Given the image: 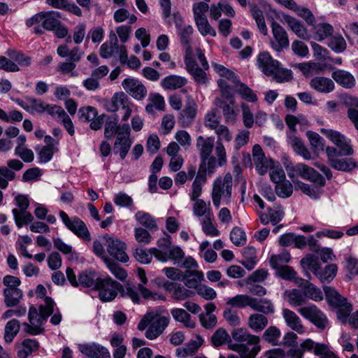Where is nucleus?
I'll return each mask as SVG.
<instances>
[{
    "instance_id": "obj_47",
    "label": "nucleus",
    "mask_w": 358,
    "mask_h": 358,
    "mask_svg": "<svg viewBox=\"0 0 358 358\" xmlns=\"http://www.w3.org/2000/svg\"><path fill=\"white\" fill-rule=\"evenodd\" d=\"M135 219L138 222L148 229H158L155 219L149 213L144 211H138L135 214Z\"/></svg>"
},
{
    "instance_id": "obj_7",
    "label": "nucleus",
    "mask_w": 358,
    "mask_h": 358,
    "mask_svg": "<svg viewBox=\"0 0 358 358\" xmlns=\"http://www.w3.org/2000/svg\"><path fill=\"white\" fill-rule=\"evenodd\" d=\"M119 54L122 64H125L127 59V52L125 45H119L116 34L113 31L109 34V40L103 43L99 49L100 56L103 59L111 57L114 53Z\"/></svg>"
},
{
    "instance_id": "obj_40",
    "label": "nucleus",
    "mask_w": 358,
    "mask_h": 358,
    "mask_svg": "<svg viewBox=\"0 0 358 358\" xmlns=\"http://www.w3.org/2000/svg\"><path fill=\"white\" fill-rule=\"evenodd\" d=\"M333 79L345 88H351L355 84V78L348 71L337 70L332 73Z\"/></svg>"
},
{
    "instance_id": "obj_35",
    "label": "nucleus",
    "mask_w": 358,
    "mask_h": 358,
    "mask_svg": "<svg viewBox=\"0 0 358 358\" xmlns=\"http://www.w3.org/2000/svg\"><path fill=\"white\" fill-rule=\"evenodd\" d=\"M167 289L171 294V296L178 301H182L194 295V292L186 289L180 284L171 283Z\"/></svg>"
},
{
    "instance_id": "obj_39",
    "label": "nucleus",
    "mask_w": 358,
    "mask_h": 358,
    "mask_svg": "<svg viewBox=\"0 0 358 358\" xmlns=\"http://www.w3.org/2000/svg\"><path fill=\"white\" fill-rule=\"evenodd\" d=\"M301 283V285L300 286L303 287V292L305 299L308 298L315 301H320L323 299V294L322 291L313 283H310L307 280H304L303 282Z\"/></svg>"
},
{
    "instance_id": "obj_58",
    "label": "nucleus",
    "mask_w": 358,
    "mask_h": 358,
    "mask_svg": "<svg viewBox=\"0 0 358 358\" xmlns=\"http://www.w3.org/2000/svg\"><path fill=\"white\" fill-rule=\"evenodd\" d=\"M121 126L122 125L117 124V120L116 117L113 120H107L105 124L104 129L105 138L110 139L112 138L115 134L116 136H118Z\"/></svg>"
},
{
    "instance_id": "obj_62",
    "label": "nucleus",
    "mask_w": 358,
    "mask_h": 358,
    "mask_svg": "<svg viewBox=\"0 0 358 358\" xmlns=\"http://www.w3.org/2000/svg\"><path fill=\"white\" fill-rule=\"evenodd\" d=\"M274 71L271 76H273V79L278 83H287L292 79V73L290 70L280 68L278 66Z\"/></svg>"
},
{
    "instance_id": "obj_53",
    "label": "nucleus",
    "mask_w": 358,
    "mask_h": 358,
    "mask_svg": "<svg viewBox=\"0 0 358 358\" xmlns=\"http://www.w3.org/2000/svg\"><path fill=\"white\" fill-rule=\"evenodd\" d=\"M7 55L12 59L16 61L18 65L27 67L31 64V58L29 56L18 52L15 50L9 49L7 50Z\"/></svg>"
},
{
    "instance_id": "obj_19",
    "label": "nucleus",
    "mask_w": 358,
    "mask_h": 358,
    "mask_svg": "<svg viewBox=\"0 0 358 358\" xmlns=\"http://www.w3.org/2000/svg\"><path fill=\"white\" fill-rule=\"evenodd\" d=\"M78 349L81 353L90 358H110L107 349L96 343L80 344Z\"/></svg>"
},
{
    "instance_id": "obj_26",
    "label": "nucleus",
    "mask_w": 358,
    "mask_h": 358,
    "mask_svg": "<svg viewBox=\"0 0 358 358\" xmlns=\"http://www.w3.org/2000/svg\"><path fill=\"white\" fill-rule=\"evenodd\" d=\"M310 86L319 92L327 94L334 90L335 85L329 78L317 76L310 80Z\"/></svg>"
},
{
    "instance_id": "obj_64",
    "label": "nucleus",
    "mask_w": 358,
    "mask_h": 358,
    "mask_svg": "<svg viewBox=\"0 0 358 358\" xmlns=\"http://www.w3.org/2000/svg\"><path fill=\"white\" fill-rule=\"evenodd\" d=\"M97 115V110L92 106H84L78 110L79 119L81 121L90 122L94 119Z\"/></svg>"
},
{
    "instance_id": "obj_5",
    "label": "nucleus",
    "mask_w": 358,
    "mask_h": 358,
    "mask_svg": "<svg viewBox=\"0 0 358 358\" xmlns=\"http://www.w3.org/2000/svg\"><path fill=\"white\" fill-rule=\"evenodd\" d=\"M286 170L289 178L294 179L298 176L301 177L305 180H308L315 184L324 186L325 185V180L324 178L317 172L313 168L302 163H299L296 165L286 166Z\"/></svg>"
},
{
    "instance_id": "obj_14",
    "label": "nucleus",
    "mask_w": 358,
    "mask_h": 358,
    "mask_svg": "<svg viewBox=\"0 0 358 358\" xmlns=\"http://www.w3.org/2000/svg\"><path fill=\"white\" fill-rule=\"evenodd\" d=\"M104 239L107 252L110 256L122 262H127L129 260V257L125 252L127 246L124 242L108 235H105Z\"/></svg>"
},
{
    "instance_id": "obj_18",
    "label": "nucleus",
    "mask_w": 358,
    "mask_h": 358,
    "mask_svg": "<svg viewBox=\"0 0 358 358\" xmlns=\"http://www.w3.org/2000/svg\"><path fill=\"white\" fill-rule=\"evenodd\" d=\"M196 147L199 152L201 164L200 166L202 168V164H206V159L211 155L214 148V138L199 136L196 138Z\"/></svg>"
},
{
    "instance_id": "obj_6",
    "label": "nucleus",
    "mask_w": 358,
    "mask_h": 358,
    "mask_svg": "<svg viewBox=\"0 0 358 358\" xmlns=\"http://www.w3.org/2000/svg\"><path fill=\"white\" fill-rule=\"evenodd\" d=\"M122 285L107 276L96 278L95 289L99 291V297L101 301L106 302L113 301L121 289Z\"/></svg>"
},
{
    "instance_id": "obj_29",
    "label": "nucleus",
    "mask_w": 358,
    "mask_h": 358,
    "mask_svg": "<svg viewBox=\"0 0 358 358\" xmlns=\"http://www.w3.org/2000/svg\"><path fill=\"white\" fill-rule=\"evenodd\" d=\"M127 95L123 92H116L110 99L104 101V107L108 112L115 113L127 103Z\"/></svg>"
},
{
    "instance_id": "obj_4",
    "label": "nucleus",
    "mask_w": 358,
    "mask_h": 358,
    "mask_svg": "<svg viewBox=\"0 0 358 358\" xmlns=\"http://www.w3.org/2000/svg\"><path fill=\"white\" fill-rule=\"evenodd\" d=\"M232 176L227 173L223 178H217L213 183L212 190V200L214 206L218 208L221 200L229 201L231 196Z\"/></svg>"
},
{
    "instance_id": "obj_52",
    "label": "nucleus",
    "mask_w": 358,
    "mask_h": 358,
    "mask_svg": "<svg viewBox=\"0 0 358 358\" xmlns=\"http://www.w3.org/2000/svg\"><path fill=\"white\" fill-rule=\"evenodd\" d=\"M244 260L242 261L243 265L248 270H251L256 264V250L253 247H247L243 252Z\"/></svg>"
},
{
    "instance_id": "obj_3",
    "label": "nucleus",
    "mask_w": 358,
    "mask_h": 358,
    "mask_svg": "<svg viewBox=\"0 0 358 358\" xmlns=\"http://www.w3.org/2000/svg\"><path fill=\"white\" fill-rule=\"evenodd\" d=\"M169 323V317L160 316L156 312H150L141 320L138 324V329L143 331L150 324L145 332V336L147 338L152 340L163 333Z\"/></svg>"
},
{
    "instance_id": "obj_33",
    "label": "nucleus",
    "mask_w": 358,
    "mask_h": 358,
    "mask_svg": "<svg viewBox=\"0 0 358 358\" xmlns=\"http://www.w3.org/2000/svg\"><path fill=\"white\" fill-rule=\"evenodd\" d=\"M288 143L294 149V152L301 155L304 159H311V154L308 149L304 145L302 141L294 134L288 136Z\"/></svg>"
},
{
    "instance_id": "obj_15",
    "label": "nucleus",
    "mask_w": 358,
    "mask_h": 358,
    "mask_svg": "<svg viewBox=\"0 0 358 358\" xmlns=\"http://www.w3.org/2000/svg\"><path fill=\"white\" fill-rule=\"evenodd\" d=\"M122 85L123 89L136 100H143L147 96L148 91L145 86L137 79L125 78Z\"/></svg>"
},
{
    "instance_id": "obj_16",
    "label": "nucleus",
    "mask_w": 358,
    "mask_h": 358,
    "mask_svg": "<svg viewBox=\"0 0 358 358\" xmlns=\"http://www.w3.org/2000/svg\"><path fill=\"white\" fill-rule=\"evenodd\" d=\"M271 29L274 37V41L271 42L272 48L277 52L288 48L289 41L285 29L275 21H272Z\"/></svg>"
},
{
    "instance_id": "obj_50",
    "label": "nucleus",
    "mask_w": 358,
    "mask_h": 358,
    "mask_svg": "<svg viewBox=\"0 0 358 358\" xmlns=\"http://www.w3.org/2000/svg\"><path fill=\"white\" fill-rule=\"evenodd\" d=\"M12 213L14 216L15 224L18 228H21L23 224H27L34 220L32 215L27 210L13 209Z\"/></svg>"
},
{
    "instance_id": "obj_36",
    "label": "nucleus",
    "mask_w": 358,
    "mask_h": 358,
    "mask_svg": "<svg viewBox=\"0 0 358 358\" xmlns=\"http://www.w3.org/2000/svg\"><path fill=\"white\" fill-rule=\"evenodd\" d=\"M268 322V318L264 315L253 313L249 316L247 324L255 332H259L267 326Z\"/></svg>"
},
{
    "instance_id": "obj_55",
    "label": "nucleus",
    "mask_w": 358,
    "mask_h": 358,
    "mask_svg": "<svg viewBox=\"0 0 358 358\" xmlns=\"http://www.w3.org/2000/svg\"><path fill=\"white\" fill-rule=\"evenodd\" d=\"M195 24L196 25L198 31H199L201 36H206L208 35H210L213 37L216 36V31L209 24L207 17L196 20Z\"/></svg>"
},
{
    "instance_id": "obj_17",
    "label": "nucleus",
    "mask_w": 358,
    "mask_h": 358,
    "mask_svg": "<svg viewBox=\"0 0 358 358\" xmlns=\"http://www.w3.org/2000/svg\"><path fill=\"white\" fill-rule=\"evenodd\" d=\"M235 99L234 96L224 98H216L215 105L222 108V113L227 122H234L237 113L235 110Z\"/></svg>"
},
{
    "instance_id": "obj_21",
    "label": "nucleus",
    "mask_w": 358,
    "mask_h": 358,
    "mask_svg": "<svg viewBox=\"0 0 358 358\" xmlns=\"http://www.w3.org/2000/svg\"><path fill=\"white\" fill-rule=\"evenodd\" d=\"M257 65L265 75L270 76L280 64L278 61L273 59L268 52H263L258 55Z\"/></svg>"
},
{
    "instance_id": "obj_2",
    "label": "nucleus",
    "mask_w": 358,
    "mask_h": 358,
    "mask_svg": "<svg viewBox=\"0 0 358 358\" xmlns=\"http://www.w3.org/2000/svg\"><path fill=\"white\" fill-rule=\"evenodd\" d=\"M36 294L38 298L43 299V303L36 308L31 306L29 308L28 319L29 323L24 322V331L31 335H38L44 332L43 324L48 318L54 313L55 303L50 296H45L46 289L42 285H38L36 289Z\"/></svg>"
},
{
    "instance_id": "obj_23",
    "label": "nucleus",
    "mask_w": 358,
    "mask_h": 358,
    "mask_svg": "<svg viewBox=\"0 0 358 358\" xmlns=\"http://www.w3.org/2000/svg\"><path fill=\"white\" fill-rule=\"evenodd\" d=\"M231 334L232 338L238 342L237 343H245L247 345H256L260 341L259 336L250 334L245 328L234 329Z\"/></svg>"
},
{
    "instance_id": "obj_20",
    "label": "nucleus",
    "mask_w": 358,
    "mask_h": 358,
    "mask_svg": "<svg viewBox=\"0 0 358 358\" xmlns=\"http://www.w3.org/2000/svg\"><path fill=\"white\" fill-rule=\"evenodd\" d=\"M282 316L287 326L299 334L305 332V327L299 316L293 310L288 308L282 310Z\"/></svg>"
},
{
    "instance_id": "obj_27",
    "label": "nucleus",
    "mask_w": 358,
    "mask_h": 358,
    "mask_svg": "<svg viewBox=\"0 0 358 358\" xmlns=\"http://www.w3.org/2000/svg\"><path fill=\"white\" fill-rule=\"evenodd\" d=\"M196 111V103L192 99H189L185 108L180 113L178 121L182 126H188L195 118Z\"/></svg>"
},
{
    "instance_id": "obj_24",
    "label": "nucleus",
    "mask_w": 358,
    "mask_h": 358,
    "mask_svg": "<svg viewBox=\"0 0 358 358\" xmlns=\"http://www.w3.org/2000/svg\"><path fill=\"white\" fill-rule=\"evenodd\" d=\"M39 343L34 339L26 338L16 345L18 358H28L33 352L38 351Z\"/></svg>"
},
{
    "instance_id": "obj_54",
    "label": "nucleus",
    "mask_w": 358,
    "mask_h": 358,
    "mask_svg": "<svg viewBox=\"0 0 358 358\" xmlns=\"http://www.w3.org/2000/svg\"><path fill=\"white\" fill-rule=\"evenodd\" d=\"M234 87H236V90L237 92L241 95V96L246 99L248 101L250 102H255L257 100V95L254 93V92L246 85H245L243 83H241L238 80V83H236V85H234Z\"/></svg>"
},
{
    "instance_id": "obj_51",
    "label": "nucleus",
    "mask_w": 358,
    "mask_h": 358,
    "mask_svg": "<svg viewBox=\"0 0 358 358\" xmlns=\"http://www.w3.org/2000/svg\"><path fill=\"white\" fill-rule=\"evenodd\" d=\"M252 310L262 313L263 315L273 314L274 313V306L268 299H257L255 298V302H253Z\"/></svg>"
},
{
    "instance_id": "obj_41",
    "label": "nucleus",
    "mask_w": 358,
    "mask_h": 358,
    "mask_svg": "<svg viewBox=\"0 0 358 358\" xmlns=\"http://www.w3.org/2000/svg\"><path fill=\"white\" fill-rule=\"evenodd\" d=\"M283 296L292 306L301 307L306 303L303 292L297 289L285 290Z\"/></svg>"
},
{
    "instance_id": "obj_59",
    "label": "nucleus",
    "mask_w": 358,
    "mask_h": 358,
    "mask_svg": "<svg viewBox=\"0 0 358 358\" xmlns=\"http://www.w3.org/2000/svg\"><path fill=\"white\" fill-rule=\"evenodd\" d=\"M328 45L332 50L339 53L346 49L347 44L343 37L336 35L329 38Z\"/></svg>"
},
{
    "instance_id": "obj_56",
    "label": "nucleus",
    "mask_w": 358,
    "mask_h": 358,
    "mask_svg": "<svg viewBox=\"0 0 358 358\" xmlns=\"http://www.w3.org/2000/svg\"><path fill=\"white\" fill-rule=\"evenodd\" d=\"M280 331L276 327L271 326L263 334L262 338L273 345H276L279 343Z\"/></svg>"
},
{
    "instance_id": "obj_63",
    "label": "nucleus",
    "mask_w": 358,
    "mask_h": 358,
    "mask_svg": "<svg viewBox=\"0 0 358 358\" xmlns=\"http://www.w3.org/2000/svg\"><path fill=\"white\" fill-rule=\"evenodd\" d=\"M229 338V335L227 331L222 328H220L213 334L211 341L214 346L219 347L224 345Z\"/></svg>"
},
{
    "instance_id": "obj_13",
    "label": "nucleus",
    "mask_w": 358,
    "mask_h": 358,
    "mask_svg": "<svg viewBox=\"0 0 358 358\" xmlns=\"http://www.w3.org/2000/svg\"><path fill=\"white\" fill-rule=\"evenodd\" d=\"M130 131V127L128 124H122L114 143V152L119 154L122 159L125 158L132 144V141L129 138Z\"/></svg>"
},
{
    "instance_id": "obj_34",
    "label": "nucleus",
    "mask_w": 358,
    "mask_h": 358,
    "mask_svg": "<svg viewBox=\"0 0 358 358\" xmlns=\"http://www.w3.org/2000/svg\"><path fill=\"white\" fill-rule=\"evenodd\" d=\"M187 80L184 77L171 75L162 80L161 86L165 90H175L182 87L187 84Z\"/></svg>"
},
{
    "instance_id": "obj_11",
    "label": "nucleus",
    "mask_w": 358,
    "mask_h": 358,
    "mask_svg": "<svg viewBox=\"0 0 358 358\" xmlns=\"http://www.w3.org/2000/svg\"><path fill=\"white\" fill-rule=\"evenodd\" d=\"M297 312L320 329H324L329 324L325 315L315 305L301 306Z\"/></svg>"
},
{
    "instance_id": "obj_9",
    "label": "nucleus",
    "mask_w": 358,
    "mask_h": 358,
    "mask_svg": "<svg viewBox=\"0 0 358 358\" xmlns=\"http://www.w3.org/2000/svg\"><path fill=\"white\" fill-rule=\"evenodd\" d=\"M320 132L338 148L337 150L341 155H353L351 141L344 134L336 130L324 128L321 129Z\"/></svg>"
},
{
    "instance_id": "obj_22",
    "label": "nucleus",
    "mask_w": 358,
    "mask_h": 358,
    "mask_svg": "<svg viewBox=\"0 0 358 358\" xmlns=\"http://www.w3.org/2000/svg\"><path fill=\"white\" fill-rule=\"evenodd\" d=\"M228 348L236 352L239 355L240 358H255L261 349L259 344H256V345L250 348L245 343H234L231 342L229 343Z\"/></svg>"
},
{
    "instance_id": "obj_57",
    "label": "nucleus",
    "mask_w": 358,
    "mask_h": 358,
    "mask_svg": "<svg viewBox=\"0 0 358 358\" xmlns=\"http://www.w3.org/2000/svg\"><path fill=\"white\" fill-rule=\"evenodd\" d=\"M301 265L304 269L312 271L317 276L319 277L320 264L317 261V258L313 255H308L301 259Z\"/></svg>"
},
{
    "instance_id": "obj_44",
    "label": "nucleus",
    "mask_w": 358,
    "mask_h": 358,
    "mask_svg": "<svg viewBox=\"0 0 358 358\" xmlns=\"http://www.w3.org/2000/svg\"><path fill=\"white\" fill-rule=\"evenodd\" d=\"M253 302H255V298L247 294H239L230 299L227 303L238 308H244L249 306L252 309Z\"/></svg>"
},
{
    "instance_id": "obj_10",
    "label": "nucleus",
    "mask_w": 358,
    "mask_h": 358,
    "mask_svg": "<svg viewBox=\"0 0 358 358\" xmlns=\"http://www.w3.org/2000/svg\"><path fill=\"white\" fill-rule=\"evenodd\" d=\"M138 292H141L142 296L145 299L155 300L157 299V293L150 292L142 284L135 285L131 283H127L124 287L122 285L119 291L121 296L129 298L134 303L139 302L140 297Z\"/></svg>"
},
{
    "instance_id": "obj_12",
    "label": "nucleus",
    "mask_w": 358,
    "mask_h": 358,
    "mask_svg": "<svg viewBox=\"0 0 358 358\" xmlns=\"http://www.w3.org/2000/svg\"><path fill=\"white\" fill-rule=\"evenodd\" d=\"M59 216L66 227L78 237L87 241H90L91 237L90 231L85 224L80 218L77 217L70 218L68 215L62 210L59 212Z\"/></svg>"
},
{
    "instance_id": "obj_43",
    "label": "nucleus",
    "mask_w": 358,
    "mask_h": 358,
    "mask_svg": "<svg viewBox=\"0 0 358 358\" xmlns=\"http://www.w3.org/2000/svg\"><path fill=\"white\" fill-rule=\"evenodd\" d=\"M171 313L173 317L178 322L183 324L185 327L193 329L195 322L191 320L190 315L182 308H173Z\"/></svg>"
},
{
    "instance_id": "obj_48",
    "label": "nucleus",
    "mask_w": 358,
    "mask_h": 358,
    "mask_svg": "<svg viewBox=\"0 0 358 358\" xmlns=\"http://www.w3.org/2000/svg\"><path fill=\"white\" fill-rule=\"evenodd\" d=\"M25 104L26 106L22 105L24 108L28 111L36 112L37 113H45V108L48 105L44 101L33 97L27 98Z\"/></svg>"
},
{
    "instance_id": "obj_37",
    "label": "nucleus",
    "mask_w": 358,
    "mask_h": 358,
    "mask_svg": "<svg viewBox=\"0 0 358 358\" xmlns=\"http://www.w3.org/2000/svg\"><path fill=\"white\" fill-rule=\"evenodd\" d=\"M149 103L145 106V111L149 114H154L155 109L163 111L165 108L164 97L159 93H150L148 96Z\"/></svg>"
},
{
    "instance_id": "obj_46",
    "label": "nucleus",
    "mask_w": 358,
    "mask_h": 358,
    "mask_svg": "<svg viewBox=\"0 0 358 358\" xmlns=\"http://www.w3.org/2000/svg\"><path fill=\"white\" fill-rule=\"evenodd\" d=\"M203 275L199 271H188L185 275H183L182 280L184 281L185 285L189 288L197 289L201 284L199 282L203 279Z\"/></svg>"
},
{
    "instance_id": "obj_28",
    "label": "nucleus",
    "mask_w": 358,
    "mask_h": 358,
    "mask_svg": "<svg viewBox=\"0 0 358 358\" xmlns=\"http://www.w3.org/2000/svg\"><path fill=\"white\" fill-rule=\"evenodd\" d=\"M324 343H315L313 340L308 338L302 342L300 347L296 348H291L287 352V355L292 358H302L304 352L311 351L313 350L314 354L317 347Z\"/></svg>"
},
{
    "instance_id": "obj_32",
    "label": "nucleus",
    "mask_w": 358,
    "mask_h": 358,
    "mask_svg": "<svg viewBox=\"0 0 358 358\" xmlns=\"http://www.w3.org/2000/svg\"><path fill=\"white\" fill-rule=\"evenodd\" d=\"M3 301L7 308L17 306L23 297V292L20 289L9 290L4 289L3 291Z\"/></svg>"
},
{
    "instance_id": "obj_8",
    "label": "nucleus",
    "mask_w": 358,
    "mask_h": 358,
    "mask_svg": "<svg viewBox=\"0 0 358 358\" xmlns=\"http://www.w3.org/2000/svg\"><path fill=\"white\" fill-rule=\"evenodd\" d=\"M325 152L329 166L336 170L350 172L357 166L355 161L352 158H339L342 155L335 147L327 146L325 148Z\"/></svg>"
},
{
    "instance_id": "obj_61",
    "label": "nucleus",
    "mask_w": 358,
    "mask_h": 358,
    "mask_svg": "<svg viewBox=\"0 0 358 358\" xmlns=\"http://www.w3.org/2000/svg\"><path fill=\"white\" fill-rule=\"evenodd\" d=\"M230 240L236 246L243 245L246 242L245 231L240 227H234L230 233Z\"/></svg>"
},
{
    "instance_id": "obj_1",
    "label": "nucleus",
    "mask_w": 358,
    "mask_h": 358,
    "mask_svg": "<svg viewBox=\"0 0 358 358\" xmlns=\"http://www.w3.org/2000/svg\"><path fill=\"white\" fill-rule=\"evenodd\" d=\"M178 31L180 41L185 49V63L187 71L194 77L196 83H205L207 75L204 71L208 69L209 65L204 54L199 48H196V53L202 69L199 67L196 62L193 58V51L191 47V36L194 31L192 26H184L178 29Z\"/></svg>"
},
{
    "instance_id": "obj_25",
    "label": "nucleus",
    "mask_w": 358,
    "mask_h": 358,
    "mask_svg": "<svg viewBox=\"0 0 358 358\" xmlns=\"http://www.w3.org/2000/svg\"><path fill=\"white\" fill-rule=\"evenodd\" d=\"M343 103L348 108V117L358 131V98L345 95L343 97Z\"/></svg>"
},
{
    "instance_id": "obj_30",
    "label": "nucleus",
    "mask_w": 358,
    "mask_h": 358,
    "mask_svg": "<svg viewBox=\"0 0 358 358\" xmlns=\"http://www.w3.org/2000/svg\"><path fill=\"white\" fill-rule=\"evenodd\" d=\"M285 20L290 29L299 38L303 40H308L310 38L308 30L301 22L291 16H285Z\"/></svg>"
},
{
    "instance_id": "obj_45",
    "label": "nucleus",
    "mask_w": 358,
    "mask_h": 358,
    "mask_svg": "<svg viewBox=\"0 0 358 358\" xmlns=\"http://www.w3.org/2000/svg\"><path fill=\"white\" fill-rule=\"evenodd\" d=\"M277 275L282 279L287 280H294L296 284L301 285V282H304V279L296 278V273L294 270L288 266H279L277 268Z\"/></svg>"
},
{
    "instance_id": "obj_60",
    "label": "nucleus",
    "mask_w": 358,
    "mask_h": 358,
    "mask_svg": "<svg viewBox=\"0 0 358 358\" xmlns=\"http://www.w3.org/2000/svg\"><path fill=\"white\" fill-rule=\"evenodd\" d=\"M275 192L279 196L287 198L293 192V186L289 180H284L275 185Z\"/></svg>"
},
{
    "instance_id": "obj_38",
    "label": "nucleus",
    "mask_w": 358,
    "mask_h": 358,
    "mask_svg": "<svg viewBox=\"0 0 358 358\" xmlns=\"http://www.w3.org/2000/svg\"><path fill=\"white\" fill-rule=\"evenodd\" d=\"M287 8L294 10L300 17L303 18L309 25H315V17L310 10L307 8L297 6L294 1H289Z\"/></svg>"
},
{
    "instance_id": "obj_31",
    "label": "nucleus",
    "mask_w": 358,
    "mask_h": 358,
    "mask_svg": "<svg viewBox=\"0 0 358 358\" xmlns=\"http://www.w3.org/2000/svg\"><path fill=\"white\" fill-rule=\"evenodd\" d=\"M206 182V170L201 171V167L199 168L197 176H196L192 185V192L189 194L190 199L196 200L201 196L202 193L203 185Z\"/></svg>"
},
{
    "instance_id": "obj_42",
    "label": "nucleus",
    "mask_w": 358,
    "mask_h": 358,
    "mask_svg": "<svg viewBox=\"0 0 358 358\" xmlns=\"http://www.w3.org/2000/svg\"><path fill=\"white\" fill-rule=\"evenodd\" d=\"M20 329V321L12 319L8 321L4 328V340L6 343H11L17 335Z\"/></svg>"
},
{
    "instance_id": "obj_49",
    "label": "nucleus",
    "mask_w": 358,
    "mask_h": 358,
    "mask_svg": "<svg viewBox=\"0 0 358 358\" xmlns=\"http://www.w3.org/2000/svg\"><path fill=\"white\" fill-rule=\"evenodd\" d=\"M104 263L106 264L108 268L115 278L122 281L126 279L127 277V271L118 264H117L113 259L105 258Z\"/></svg>"
}]
</instances>
